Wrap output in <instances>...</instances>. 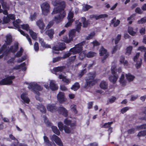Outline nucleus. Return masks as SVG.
Listing matches in <instances>:
<instances>
[{
    "label": "nucleus",
    "mask_w": 146,
    "mask_h": 146,
    "mask_svg": "<svg viewBox=\"0 0 146 146\" xmlns=\"http://www.w3.org/2000/svg\"><path fill=\"white\" fill-rule=\"evenodd\" d=\"M58 128L61 131H62L64 129L65 132L68 134H69L71 132V130L70 128L66 125H64L62 122H58Z\"/></svg>",
    "instance_id": "0eeeda50"
},
{
    "label": "nucleus",
    "mask_w": 146,
    "mask_h": 146,
    "mask_svg": "<svg viewBox=\"0 0 146 146\" xmlns=\"http://www.w3.org/2000/svg\"><path fill=\"white\" fill-rule=\"evenodd\" d=\"M121 35L120 34H118L117 36L115 39V43L116 44H117L120 40H121Z\"/></svg>",
    "instance_id": "de8ad7c7"
},
{
    "label": "nucleus",
    "mask_w": 146,
    "mask_h": 146,
    "mask_svg": "<svg viewBox=\"0 0 146 146\" xmlns=\"http://www.w3.org/2000/svg\"><path fill=\"white\" fill-rule=\"evenodd\" d=\"M108 17V15L106 14H101L99 15H96V19L98 20L101 18H105Z\"/></svg>",
    "instance_id": "4c0bfd02"
},
{
    "label": "nucleus",
    "mask_w": 146,
    "mask_h": 146,
    "mask_svg": "<svg viewBox=\"0 0 146 146\" xmlns=\"http://www.w3.org/2000/svg\"><path fill=\"white\" fill-rule=\"evenodd\" d=\"M145 135H146V130H145L139 132L137 135V136L139 137H140Z\"/></svg>",
    "instance_id": "8fccbe9b"
},
{
    "label": "nucleus",
    "mask_w": 146,
    "mask_h": 146,
    "mask_svg": "<svg viewBox=\"0 0 146 146\" xmlns=\"http://www.w3.org/2000/svg\"><path fill=\"white\" fill-rule=\"evenodd\" d=\"M113 123V121H111L108 122V123H106L104 124L101 127L102 128H109L111 127V125Z\"/></svg>",
    "instance_id": "f704fd0d"
},
{
    "label": "nucleus",
    "mask_w": 146,
    "mask_h": 146,
    "mask_svg": "<svg viewBox=\"0 0 146 146\" xmlns=\"http://www.w3.org/2000/svg\"><path fill=\"white\" fill-rule=\"evenodd\" d=\"M92 7L90 5L86 4L83 6L82 10L84 11H88L89 9Z\"/></svg>",
    "instance_id": "09e8293b"
},
{
    "label": "nucleus",
    "mask_w": 146,
    "mask_h": 146,
    "mask_svg": "<svg viewBox=\"0 0 146 146\" xmlns=\"http://www.w3.org/2000/svg\"><path fill=\"white\" fill-rule=\"evenodd\" d=\"M132 47L131 46H129L126 48V52L125 54L129 55L131 54V51L132 50Z\"/></svg>",
    "instance_id": "37998d69"
},
{
    "label": "nucleus",
    "mask_w": 146,
    "mask_h": 146,
    "mask_svg": "<svg viewBox=\"0 0 146 146\" xmlns=\"http://www.w3.org/2000/svg\"><path fill=\"white\" fill-rule=\"evenodd\" d=\"M53 132L58 135H59L60 134V132L57 127L54 126H53L51 127Z\"/></svg>",
    "instance_id": "c756f323"
},
{
    "label": "nucleus",
    "mask_w": 146,
    "mask_h": 146,
    "mask_svg": "<svg viewBox=\"0 0 146 146\" xmlns=\"http://www.w3.org/2000/svg\"><path fill=\"white\" fill-rule=\"evenodd\" d=\"M57 13H59V15L55 16L54 19L53 21H54L56 23L58 24L61 22L65 17L66 15V13L64 10L61 11Z\"/></svg>",
    "instance_id": "423d86ee"
},
{
    "label": "nucleus",
    "mask_w": 146,
    "mask_h": 146,
    "mask_svg": "<svg viewBox=\"0 0 146 146\" xmlns=\"http://www.w3.org/2000/svg\"><path fill=\"white\" fill-rule=\"evenodd\" d=\"M81 52L79 53V58L80 60H82L85 58L86 54L84 51Z\"/></svg>",
    "instance_id": "a19ab883"
},
{
    "label": "nucleus",
    "mask_w": 146,
    "mask_h": 146,
    "mask_svg": "<svg viewBox=\"0 0 146 146\" xmlns=\"http://www.w3.org/2000/svg\"><path fill=\"white\" fill-rule=\"evenodd\" d=\"M46 34L50 38L52 39L53 37V35L54 33L53 29H51L47 30L45 32Z\"/></svg>",
    "instance_id": "412c9836"
},
{
    "label": "nucleus",
    "mask_w": 146,
    "mask_h": 146,
    "mask_svg": "<svg viewBox=\"0 0 146 146\" xmlns=\"http://www.w3.org/2000/svg\"><path fill=\"white\" fill-rule=\"evenodd\" d=\"M44 142L48 146H52V143L49 141L48 138L46 136L43 137Z\"/></svg>",
    "instance_id": "2f4dec72"
},
{
    "label": "nucleus",
    "mask_w": 146,
    "mask_h": 146,
    "mask_svg": "<svg viewBox=\"0 0 146 146\" xmlns=\"http://www.w3.org/2000/svg\"><path fill=\"white\" fill-rule=\"evenodd\" d=\"M133 28L131 27H129L128 29V32L130 35L132 36H134L136 34V33L133 31Z\"/></svg>",
    "instance_id": "ea45409f"
},
{
    "label": "nucleus",
    "mask_w": 146,
    "mask_h": 146,
    "mask_svg": "<svg viewBox=\"0 0 146 146\" xmlns=\"http://www.w3.org/2000/svg\"><path fill=\"white\" fill-rule=\"evenodd\" d=\"M106 54H108L107 50L104 48L103 46H102L100 50V56H103Z\"/></svg>",
    "instance_id": "cd10ccee"
},
{
    "label": "nucleus",
    "mask_w": 146,
    "mask_h": 146,
    "mask_svg": "<svg viewBox=\"0 0 146 146\" xmlns=\"http://www.w3.org/2000/svg\"><path fill=\"white\" fill-rule=\"evenodd\" d=\"M34 48L35 51H38L39 48L38 46V43L37 42H35L34 45Z\"/></svg>",
    "instance_id": "774afa93"
},
{
    "label": "nucleus",
    "mask_w": 146,
    "mask_h": 146,
    "mask_svg": "<svg viewBox=\"0 0 146 146\" xmlns=\"http://www.w3.org/2000/svg\"><path fill=\"white\" fill-rule=\"evenodd\" d=\"M136 129L137 130H139L141 129H146V124L142 125L140 126H136Z\"/></svg>",
    "instance_id": "603ef678"
},
{
    "label": "nucleus",
    "mask_w": 146,
    "mask_h": 146,
    "mask_svg": "<svg viewBox=\"0 0 146 146\" xmlns=\"http://www.w3.org/2000/svg\"><path fill=\"white\" fill-rule=\"evenodd\" d=\"M74 16V13L72 12H69V13L68 14V20H74L73 18V17Z\"/></svg>",
    "instance_id": "5fc2aeb1"
},
{
    "label": "nucleus",
    "mask_w": 146,
    "mask_h": 146,
    "mask_svg": "<svg viewBox=\"0 0 146 146\" xmlns=\"http://www.w3.org/2000/svg\"><path fill=\"white\" fill-rule=\"evenodd\" d=\"M140 114L141 115H144V116L139 118V119L146 120V108L145 107L144 108V111L141 112Z\"/></svg>",
    "instance_id": "7c9ffc66"
},
{
    "label": "nucleus",
    "mask_w": 146,
    "mask_h": 146,
    "mask_svg": "<svg viewBox=\"0 0 146 146\" xmlns=\"http://www.w3.org/2000/svg\"><path fill=\"white\" fill-rule=\"evenodd\" d=\"M86 41L84 40L75 46L70 49V52H68L64 54L63 56V58H65L69 57L72 54H75L79 53L83 50V46L85 44Z\"/></svg>",
    "instance_id": "f257e3e1"
},
{
    "label": "nucleus",
    "mask_w": 146,
    "mask_h": 146,
    "mask_svg": "<svg viewBox=\"0 0 146 146\" xmlns=\"http://www.w3.org/2000/svg\"><path fill=\"white\" fill-rule=\"evenodd\" d=\"M96 76L95 72H90L89 74L88 78L86 80V83L84 86V88L87 89L95 85L96 82L95 79Z\"/></svg>",
    "instance_id": "7ed1b4c3"
},
{
    "label": "nucleus",
    "mask_w": 146,
    "mask_h": 146,
    "mask_svg": "<svg viewBox=\"0 0 146 146\" xmlns=\"http://www.w3.org/2000/svg\"><path fill=\"white\" fill-rule=\"evenodd\" d=\"M125 76L126 78V79H127L128 81L129 82L132 81L135 78L134 76L131 74L130 73L126 74Z\"/></svg>",
    "instance_id": "b1692460"
},
{
    "label": "nucleus",
    "mask_w": 146,
    "mask_h": 146,
    "mask_svg": "<svg viewBox=\"0 0 146 146\" xmlns=\"http://www.w3.org/2000/svg\"><path fill=\"white\" fill-rule=\"evenodd\" d=\"M6 41H5L6 44L7 45H10L11 44L12 42V37L11 35H7L6 36Z\"/></svg>",
    "instance_id": "c85d7f7f"
},
{
    "label": "nucleus",
    "mask_w": 146,
    "mask_h": 146,
    "mask_svg": "<svg viewBox=\"0 0 146 146\" xmlns=\"http://www.w3.org/2000/svg\"><path fill=\"white\" fill-rule=\"evenodd\" d=\"M52 4L55 7H56L54 8L52 14H56L58 12L64 10L66 7L65 2L64 1H60L59 0H54L52 1Z\"/></svg>",
    "instance_id": "f03ea898"
},
{
    "label": "nucleus",
    "mask_w": 146,
    "mask_h": 146,
    "mask_svg": "<svg viewBox=\"0 0 146 146\" xmlns=\"http://www.w3.org/2000/svg\"><path fill=\"white\" fill-rule=\"evenodd\" d=\"M146 22V18L145 17L141 18V20H139L137 21L138 24H143Z\"/></svg>",
    "instance_id": "e2e57ef3"
},
{
    "label": "nucleus",
    "mask_w": 146,
    "mask_h": 146,
    "mask_svg": "<svg viewBox=\"0 0 146 146\" xmlns=\"http://www.w3.org/2000/svg\"><path fill=\"white\" fill-rule=\"evenodd\" d=\"M63 41L67 43H69L71 41H72L70 40V38H68L66 36H64L63 37Z\"/></svg>",
    "instance_id": "864d4df0"
},
{
    "label": "nucleus",
    "mask_w": 146,
    "mask_h": 146,
    "mask_svg": "<svg viewBox=\"0 0 146 146\" xmlns=\"http://www.w3.org/2000/svg\"><path fill=\"white\" fill-rule=\"evenodd\" d=\"M48 111L52 112H55L57 111L58 108L53 104H49L46 107Z\"/></svg>",
    "instance_id": "ddd939ff"
},
{
    "label": "nucleus",
    "mask_w": 146,
    "mask_h": 146,
    "mask_svg": "<svg viewBox=\"0 0 146 146\" xmlns=\"http://www.w3.org/2000/svg\"><path fill=\"white\" fill-rule=\"evenodd\" d=\"M64 123L67 126H70V129L71 131L76 128V121H74L73 123H72V120L69 119L68 118H65L64 121Z\"/></svg>",
    "instance_id": "6e6552de"
},
{
    "label": "nucleus",
    "mask_w": 146,
    "mask_h": 146,
    "mask_svg": "<svg viewBox=\"0 0 146 146\" xmlns=\"http://www.w3.org/2000/svg\"><path fill=\"white\" fill-rule=\"evenodd\" d=\"M37 14L36 12H35L33 15H31L30 17V19L31 21L35 20Z\"/></svg>",
    "instance_id": "bf43d9fd"
},
{
    "label": "nucleus",
    "mask_w": 146,
    "mask_h": 146,
    "mask_svg": "<svg viewBox=\"0 0 146 146\" xmlns=\"http://www.w3.org/2000/svg\"><path fill=\"white\" fill-rule=\"evenodd\" d=\"M87 72V70L86 68H84L81 70L78 73L77 76L79 78H81L83 75Z\"/></svg>",
    "instance_id": "473e14b6"
},
{
    "label": "nucleus",
    "mask_w": 146,
    "mask_h": 146,
    "mask_svg": "<svg viewBox=\"0 0 146 146\" xmlns=\"http://www.w3.org/2000/svg\"><path fill=\"white\" fill-rule=\"evenodd\" d=\"M118 78V75H111L108 78L109 81L113 84H115Z\"/></svg>",
    "instance_id": "f3484780"
},
{
    "label": "nucleus",
    "mask_w": 146,
    "mask_h": 146,
    "mask_svg": "<svg viewBox=\"0 0 146 146\" xmlns=\"http://www.w3.org/2000/svg\"><path fill=\"white\" fill-rule=\"evenodd\" d=\"M82 26V23H81L79 22L78 24L76 25L75 29H74L75 31L79 33L81 30V27Z\"/></svg>",
    "instance_id": "79ce46f5"
},
{
    "label": "nucleus",
    "mask_w": 146,
    "mask_h": 146,
    "mask_svg": "<svg viewBox=\"0 0 146 146\" xmlns=\"http://www.w3.org/2000/svg\"><path fill=\"white\" fill-rule=\"evenodd\" d=\"M142 60L141 59H140L139 61H137L135 65L137 69H138L140 68L142 64Z\"/></svg>",
    "instance_id": "3c124183"
},
{
    "label": "nucleus",
    "mask_w": 146,
    "mask_h": 146,
    "mask_svg": "<svg viewBox=\"0 0 146 146\" xmlns=\"http://www.w3.org/2000/svg\"><path fill=\"white\" fill-rule=\"evenodd\" d=\"M81 20L83 25V27L86 28L90 25V21L89 20H87L85 17H82Z\"/></svg>",
    "instance_id": "a211bd4d"
},
{
    "label": "nucleus",
    "mask_w": 146,
    "mask_h": 146,
    "mask_svg": "<svg viewBox=\"0 0 146 146\" xmlns=\"http://www.w3.org/2000/svg\"><path fill=\"white\" fill-rule=\"evenodd\" d=\"M57 111L59 114L65 117H67L68 115V111L63 106H60L58 108Z\"/></svg>",
    "instance_id": "9d476101"
},
{
    "label": "nucleus",
    "mask_w": 146,
    "mask_h": 146,
    "mask_svg": "<svg viewBox=\"0 0 146 146\" xmlns=\"http://www.w3.org/2000/svg\"><path fill=\"white\" fill-rule=\"evenodd\" d=\"M52 139L55 143L59 146H63V143L60 139L55 134L52 136Z\"/></svg>",
    "instance_id": "9b49d317"
},
{
    "label": "nucleus",
    "mask_w": 146,
    "mask_h": 146,
    "mask_svg": "<svg viewBox=\"0 0 146 146\" xmlns=\"http://www.w3.org/2000/svg\"><path fill=\"white\" fill-rule=\"evenodd\" d=\"M66 68L65 66H58L57 67H54L53 69V74H56V73L57 72H62Z\"/></svg>",
    "instance_id": "4468645a"
},
{
    "label": "nucleus",
    "mask_w": 146,
    "mask_h": 146,
    "mask_svg": "<svg viewBox=\"0 0 146 146\" xmlns=\"http://www.w3.org/2000/svg\"><path fill=\"white\" fill-rule=\"evenodd\" d=\"M50 89L52 91H56L58 89V87L55 83L54 81L51 80L50 81L49 84Z\"/></svg>",
    "instance_id": "dca6fc26"
},
{
    "label": "nucleus",
    "mask_w": 146,
    "mask_h": 146,
    "mask_svg": "<svg viewBox=\"0 0 146 146\" xmlns=\"http://www.w3.org/2000/svg\"><path fill=\"white\" fill-rule=\"evenodd\" d=\"M50 6L49 4L47 3H43L41 6V8L43 14L45 15H47L49 11Z\"/></svg>",
    "instance_id": "1a4fd4ad"
},
{
    "label": "nucleus",
    "mask_w": 146,
    "mask_h": 146,
    "mask_svg": "<svg viewBox=\"0 0 146 146\" xmlns=\"http://www.w3.org/2000/svg\"><path fill=\"white\" fill-rule=\"evenodd\" d=\"M129 110V108L127 107L122 108L121 110V112L122 114H124Z\"/></svg>",
    "instance_id": "680f3d73"
},
{
    "label": "nucleus",
    "mask_w": 146,
    "mask_h": 146,
    "mask_svg": "<svg viewBox=\"0 0 146 146\" xmlns=\"http://www.w3.org/2000/svg\"><path fill=\"white\" fill-rule=\"evenodd\" d=\"M19 20H16L14 21L13 22V24L14 27H15V29H20V26L19 25Z\"/></svg>",
    "instance_id": "c9c22d12"
},
{
    "label": "nucleus",
    "mask_w": 146,
    "mask_h": 146,
    "mask_svg": "<svg viewBox=\"0 0 146 146\" xmlns=\"http://www.w3.org/2000/svg\"><path fill=\"white\" fill-rule=\"evenodd\" d=\"M2 7L3 9H9V7L7 5L6 3L4 2L3 0V2L1 3Z\"/></svg>",
    "instance_id": "6e6d98bb"
},
{
    "label": "nucleus",
    "mask_w": 146,
    "mask_h": 146,
    "mask_svg": "<svg viewBox=\"0 0 146 146\" xmlns=\"http://www.w3.org/2000/svg\"><path fill=\"white\" fill-rule=\"evenodd\" d=\"M21 28L22 29L28 31L29 28V25L27 24H23L21 25Z\"/></svg>",
    "instance_id": "4d7b16f0"
},
{
    "label": "nucleus",
    "mask_w": 146,
    "mask_h": 146,
    "mask_svg": "<svg viewBox=\"0 0 146 146\" xmlns=\"http://www.w3.org/2000/svg\"><path fill=\"white\" fill-rule=\"evenodd\" d=\"M39 42L40 43L41 46L43 47H44L46 46V43L44 41L43 39L40 38L39 39Z\"/></svg>",
    "instance_id": "338daca9"
},
{
    "label": "nucleus",
    "mask_w": 146,
    "mask_h": 146,
    "mask_svg": "<svg viewBox=\"0 0 146 146\" xmlns=\"http://www.w3.org/2000/svg\"><path fill=\"white\" fill-rule=\"evenodd\" d=\"M54 23V22L52 20V21H50L47 25L46 26V29H49L53 26Z\"/></svg>",
    "instance_id": "13d9d810"
},
{
    "label": "nucleus",
    "mask_w": 146,
    "mask_h": 146,
    "mask_svg": "<svg viewBox=\"0 0 146 146\" xmlns=\"http://www.w3.org/2000/svg\"><path fill=\"white\" fill-rule=\"evenodd\" d=\"M125 57L123 56H121L120 59V62L121 63L123 64L124 65H125L128 64L127 60H125Z\"/></svg>",
    "instance_id": "58836bf2"
},
{
    "label": "nucleus",
    "mask_w": 146,
    "mask_h": 146,
    "mask_svg": "<svg viewBox=\"0 0 146 146\" xmlns=\"http://www.w3.org/2000/svg\"><path fill=\"white\" fill-rule=\"evenodd\" d=\"M80 87V85L79 83L76 82L72 85L71 88V89L74 91H76L79 89Z\"/></svg>",
    "instance_id": "4be33fe9"
},
{
    "label": "nucleus",
    "mask_w": 146,
    "mask_h": 146,
    "mask_svg": "<svg viewBox=\"0 0 146 146\" xmlns=\"http://www.w3.org/2000/svg\"><path fill=\"white\" fill-rule=\"evenodd\" d=\"M64 93L59 92L57 96L58 100L60 103H62L65 101Z\"/></svg>",
    "instance_id": "2eb2a0df"
},
{
    "label": "nucleus",
    "mask_w": 146,
    "mask_h": 146,
    "mask_svg": "<svg viewBox=\"0 0 146 146\" xmlns=\"http://www.w3.org/2000/svg\"><path fill=\"white\" fill-rule=\"evenodd\" d=\"M28 88L29 89H32V91L38 95H40V93L38 91H36V90L41 91L43 89V88L41 87L40 85L36 83H34L29 84Z\"/></svg>",
    "instance_id": "20e7f679"
},
{
    "label": "nucleus",
    "mask_w": 146,
    "mask_h": 146,
    "mask_svg": "<svg viewBox=\"0 0 146 146\" xmlns=\"http://www.w3.org/2000/svg\"><path fill=\"white\" fill-rule=\"evenodd\" d=\"M58 45L60 50L61 51L64 50L66 48V45L64 43H60Z\"/></svg>",
    "instance_id": "a18cd8bd"
},
{
    "label": "nucleus",
    "mask_w": 146,
    "mask_h": 146,
    "mask_svg": "<svg viewBox=\"0 0 146 146\" xmlns=\"http://www.w3.org/2000/svg\"><path fill=\"white\" fill-rule=\"evenodd\" d=\"M72 111L74 112L75 114H76L78 111L76 109V106L75 105H74L71 108Z\"/></svg>",
    "instance_id": "052dcab7"
},
{
    "label": "nucleus",
    "mask_w": 146,
    "mask_h": 146,
    "mask_svg": "<svg viewBox=\"0 0 146 146\" xmlns=\"http://www.w3.org/2000/svg\"><path fill=\"white\" fill-rule=\"evenodd\" d=\"M96 54V53L94 52L90 51L86 54V56L88 58H92Z\"/></svg>",
    "instance_id": "e433bc0d"
},
{
    "label": "nucleus",
    "mask_w": 146,
    "mask_h": 146,
    "mask_svg": "<svg viewBox=\"0 0 146 146\" xmlns=\"http://www.w3.org/2000/svg\"><path fill=\"white\" fill-rule=\"evenodd\" d=\"M138 50L142 52H145L144 56V60L146 61V48L143 46H139L138 49Z\"/></svg>",
    "instance_id": "a878e982"
},
{
    "label": "nucleus",
    "mask_w": 146,
    "mask_h": 146,
    "mask_svg": "<svg viewBox=\"0 0 146 146\" xmlns=\"http://www.w3.org/2000/svg\"><path fill=\"white\" fill-rule=\"evenodd\" d=\"M135 129L134 128H131L127 130V133L129 134L134 133L135 132Z\"/></svg>",
    "instance_id": "69168bd1"
},
{
    "label": "nucleus",
    "mask_w": 146,
    "mask_h": 146,
    "mask_svg": "<svg viewBox=\"0 0 146 146\" xmlns=\"http://www.w3.org/2000/svg\"><path fill=\"white\" fill-rule=\"evenodd\" d=\"M76 32L75 31L74 29L71 30L69 33V37L70 40H73V38L74 37L76 36Z\"/></svg>",
    "instance_id": "bb28decb"
},
{
    "label": "nucleus",
    "mask_w": 146,
    "mask_h": 146,
    "mask_svg": "<svg viewBox=\"0 0 146 146\" xmlns=\"http://www.w3.org/2000/svg\"><path fill=\"white\" fill-rule=\"evenodd\" d=\"M74 20H68V22L65 25V27H69L71 26L72 25V22L74 21Z\"/></svg>",
    "instance_id": "0e129e2a"
},
{
    "label": "nucleus",
    "mask_w": 146,
    "mask_h": 146,
    "mask_svg": "<svg viewBox=\"0 0 146 146\" xmlns=\"http://www.w3.org/2000/svg\"><path fill=\"white\" fill-rule=\"evenodd\" d=\"M38 108L40 111L42 113H45L46 112V109L45 107L43 105H41Z\"/></svg>",
    "instance_id": "49530a36"
},
{
    "label": "nucleus",
    "mask_w": 146,
    "mask_h": 146,
    "mask_svg": "<svg viewBox=\"0 0 146 146\" xmlns=\"http://www.w3.org/2000/svg\"><path fill=\"white\" fill-rule=\"evenodd\" d=\"M29 33L32 38L33 39L36 40L37 38V35L36 33L31 29L29 30Z\"/></svg>",
    "instance_id": "72a5a7b5"
},
{
    "label": "nucleus",
    "mask_w": 146,
    "mask_h": 146,
    "mask_svg": "<svg viewBox=\"0 0 146 146\" xmlns=\"http://www.w3.org/2000/svg\"><path fill=\"white\" fill-rule=\"evenodd\" d=\"M100 88L103 90H106L108 88V84L104 80L102 81L100 84Z\"/></svg>",
    "instance_id": "5701e85b"
},
{
    "label": "nucleus",
    "mask_w": 146,
    "mask_h": 146,
    "mask_svg": "<svg viewBox=\"0 0 146 146\" xmlns=\"http://www.w3.org/2000/svg\"><path fill=\"white\" fill-rule=\"evenodd\" d=\"M95 35V33L94 32H92L90 33L89 34L88 36H87L86 39L87 40H90V39H92L93 36H94Z\"/></svg>",
    "instance_id": "c03bdc74"
},
{
    "label": "nucleus",
    "mask_w": 146,
    "mask_h": 146,
    "mask_svg": "<svg viewBox=\"0 0 146 146\" xmlns=\"http://www.w3.org/2000/svg\"><path fill=\"white\" fill-rule=\"evenodd\" d=\"M125 76L123 74H122L119 79V82L122 86H124L126 85L127 81L124 79Z\"/></svg>",
    "instance_id": "6ab92c4d"
},
{
    "label": "nucleus",
    "mask_w": 146,
    "mask_h": 146,
    "mask_svg": "<svg viewBox=\"0 0 146 146\" xmlns=\"http://www.w3.org/2000/svg\"><path fill=\"white\" fill-rule=\"evenodd\" d=\"M15 78L14 76H9L0 80V86L7 85L11 84L13 83L12 80Z\"/></svg>",
    "instance_id": "39448f33"
},
{
    "label": "nucleus",
    "mask_w": 146,
    "mask_h": 146,
    "mask_svg": "<svg viewBox=\"0 0 146 146\" xmlns=\"http://www.w3.org/2000/svg\"><path fill=\"white\" fill-rule=\"evenodd\" d=\"M37 25L39 29L41 30V32L42 33L44 31V28L45 27V24L42 20L40 19L36 22Z\"/></svg>",
    "instance_id": "f8f14e48"
},
{
    "label": "nucleus",
    "mask_w": 146,
    "mask_h": 146,
    "mask_svg": "<svg viewBox=\"0 0 146 146\" xmlns=\"http://www.w3.org/2000/svg\"><path fill=\"white\" fill-rule=\"evenodd\" d=\"M21 98L23 100L24 102L27 104L29 103L30 100L29 98L27 97L26 94H22L21 95Z\"/></svg>",
    "instance_id": "393cba45"
},
{
    "label": "nucleus",
    "mask_w": 146,
    "mask_h": 146,
    "mask_svg": "<svg viewBox=\"0 0 146 146\" xmlns=\"http://www.w3.org/2000/svg\"><path fill=\"white\" fill-rule=\"evenodd\" d=\"M18 48L19 46L18 44H15L14 46H11L10 47L8 51L12 53H15L17 51Z\"/></svg>",
    "instance_id": "aec40b11"
}]
</instances>
